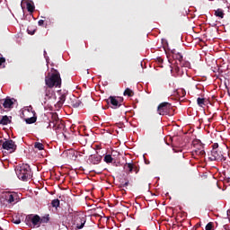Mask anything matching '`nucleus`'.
<instances>
[{
    "instance_id": "41",
    "label": "nucleus",
    "mask_w": 230,
    "mask_h": 230,
    "mask_svg": "<svg viewBox=\"0 0 230 230\" xmlns=\"http://www.w3.org/2000/svg\"><path fill=\"white\" fill-rule=\"evenodd\" d=\"M171 53H172V57H175V55H177V51L175 49H172Z\"/></svg>"
},
{
    "instance_id": "17",
    "label": "nucleus",
    "mask_w": 230,
    "mask_h": 230,
    "mask_svg": "<svg viewBox=\"0 0 230 230\" xmlns=\"http://www.w3.org/2000/svg\"><path fill=\"white\" fill-rule=\"evenodd\" d=\"M27 10L30 12V13H33L35 12V4L33 2L27 3Z\"/></svg>"
},
{
    "instance_id": "29",
    "label": "nucleus",
    "mask_w": 230,
    "mask_h": 230,
    "mask_svg": "<svg viewBox=\"0 0 230 230\" xmlns=\"http://www.w3.org/2000/svg\"><path fill=\"white\" fill-rule=\"evenodd\" d=\"M214 227H215V224H214L213 222H209V223L206 226L205 229H206V230H213Z\"/></svg>"
},
{
    "instance_id": "38",
    "label": "nucleus",
    "mask_w": 230,
    "mask_h": 230,
    "mask_svg": "<svg viewBox=\"0 0 230 230\" xmlns=\"http://www.w3.org/2000/svg\"><path fill=\"white\" fill-rule=\"evenodd\" d=\"M128 186V181H127L125 183H121L120 188H127Z\"/></svg>"
},
{
    "instance_id": "30",
    "label": "nucleus",
    "mask_w": 230,
    "mask_h": 230,
    "mask_svg": "<svg viewBox=\"0 0 230 230\" xmlns=\"http://www.w3.org/2000/svg\"><path fill=\"white\" fill-rule=\"evenodd\" d=\"M45 96L49 100V98H51V96H53V93H51V91H49L48 88H46Z\"/></svg>"
},
{
    "instance_id": "19",
    "label": "nucleus",
    "mask_w": 230,
    "mask_h": 230,
    "mask_svg": "<svg viewBox=\"0 0 230 230\" xmlns=\"http://www.w3.org/2000/svg\"><path fill=\"white\" fill-rule=\"evenodd\" d=\"M71 105H72V107H74V109H78V107H80V105H82V102L80 100L74 99L71 102Z\"/></svg>"
},
{
    "instance_id": "40",
    "label": "nucleus",
    "mask_w": 230,
    "mask_h": 230,
    "mask_svg": "<svg viewBox=\"0 0 230 230\" xmlns=\"http://www.w3.org/2000/svg\"><path fill=\"white\" fill-rule=\"evenodd\" d=\"M29 35H34L35 34V30L34 31H30V29L27 30Z\"/></svg>"
},
{
    "instance_id": "8",
    "label": "nucleus",
    "mask_w": 230,
    "mask_h": 230,
    "mask_svg": "<svg viewBox=\"0 0 230 230\" xmlns=\"http://www.w3.org/2000/svg\"><path fill=\"white\" fill-rule=\"evenodd\" d=\"M15 102V99H12L10 97H6L5 99L0 100V109L2 108L1 105L4 107V109H13V103Z\"/></svg>"
},
{
    "instance_id": "22",
    "label": "nucleus",
    "mask_w": 230,
    "mask_h": 230,
    "mask_svg": "<svg viewBox=\"0 0 230 230\" xmlns=\"http://www.w3.org/2000/svg\"><path fill=\"white\" fill-rule=\"evenodd\" d=\"M112 161H114V158H112V155H106L104 156V163H107V164L112 163Z\"/></svg>"
},
{
    "instance_id": "9",
    "label": "nucleus",
    "mask_w": 230,
    "mask_h": 230,
    "mask_svg": "<svg viewBox=\"0 0 230 230\" xmlns=\"http://www.w3.org/2000/svg\"><path fill=\"white\" fill-rule=\"evenodd\" d=\"M74 226H75L77 229H83L84 226H85V217H80V216H75Z\"/></svg>"
},
{
    "instance_id": "4",
    "label": "nucleus",
    "mask_w": 230,
    "mask_h": 230,
    "mask_svg": "<svg viewBox=\"0 0 230 230\" xmlns=\"http://www.w3.org/2000/svg\"><path fill=\"white\" fill-rule=\"evenodd\" d=\"M209 161H226V157L224 156V153H222V149H216L211 151V155L208 157Z\"/></svg>"
},
{
    "instance_id": "36",
    "label": "nucleus",
    "mask_w": 230,
    "mask_h": 230,
    "mask_svg": "<svg viewBox=\"0 0 230 230\" xmlns=\"http://www.w3.org/2000/svg\"><path fill=\"white\" fill-rule=\"evenodd\" d=\"M212 150H220V148H218V143H215L212 145Z\"/></svg>"
},
{
    "instance_id": "44",
    "label": "nucleus",
    "mask_w": 230,
    "mask_h": 230,
    "mask_svg": "<svg viewBox=\"0 0 230 230\" xmlns=\"http://www.w3.org/2000/svg\"><path fill=\"white\" fill-rule=\"evenodd\" d=\"M226 181L230 183V176L226 179Z\"/></svg>"
},
{
    "instance_id": "2",
    "label": "nucleus",
    "mask_w": 230,
    "mask_h": 230,
    "mask_svg": "<svg viewBox=\"0 0 230 230\" xmlns=\"http://www.w3.org/2000/svg\"><path fill=\"white\" fill-rule=\"evenodd\" d=\"M15 173L20 179V181H30L33 177V172H31V168L28 164H22L15 167Z\"/></svg>"
},
{
    "instance_id": "23",
    "label": "nucleus",
    "mask_w": 230,
    "mask_h": 230,
    "mask_svg": "<svg viewBox=\"0 0 230 230\" xmlns=\"http://www.w3.org/2000/svg\"><path fill=\"white\" fill-rule=\"evenodd\" d=\"M66 102V93H63L62 95H60L59 97V101L58 102V105L62 106L64 105V102Z\"/></svg>"
},
{
    "instance_id": "13",
    "label": "nucleus",
    "mask_w": 230,
    "mask_h": 230,
    "mask_svg": "<svg viewBox=\"0 0 230 230\" xmlns=\"http://www.w3.org/2000/svg\"><path fill=\"white\" fill-rule=\"evenodd\" d=\"M16 197L17 196L15 194H12V193L8 192L4 195V199L6 200V202H8V204H13L15 202Z\"/></svg>"
},
{
    "instance_id": "11",
    "label": "nucleus",
    "mask_w": 230,
    "mask_h": 230,
    "mask_svg": "<svg viewBox=\"0 0 230 230\" xmlns=\"http://www.w3.org/2000/svg\"><path fill=\"white\" fill-rule=\"evenodd\" d=\"M107 103H111V105H112V109H119V107L118 99L114 96H110V98L107 100Z\"/></svg>"
},
{
    "instance_id": "27",
    "label": "nucleus",
    "mask_w": 230,
    "mask_h": 230,
    "mask_svg": "<svg viewBox=\"0 0 230 230\" xmlns=\"http://www.w3.org/2000/svg\"><path fill=\"white\" fill-rule=\"evenodd\" d=\"M49 222V217L45 216L43 217H40V224H48Z\"/></svg>"
},
{
    "instance_id": "31",
    "label": "nucleus",
    "mask_w": 230,
    "mask_h": 230,
    "mask_svg": "<svg viewBox=\"0 0 230 230\" xmlns=\"http://www.w3.org/2000/svg\"><path fill=\"white\" fill-rule=\"evenodd\" d=\"M179 66H180V67H189L190 62L183 60L181 63H180Z\"/></svg>"
},
{
    "instance_id": "5",
    "label": "nucleus",
    "mask_w": 230,
    "mask_h": 230,
    "mask_svg": "<svg viewBox=\"0 0 230 230\" xmlns=\"http://www.w3.org/2000/svg\"><path fill=\"white\" fill-rule=\"evenodd\" d=\"M170 111H172V104L169 102H162L158 105L157 112L160 116L170 114Z\"/></svg>"
},
{
    "instance_id": "3",
    "label": "nucleus",
    "mask_w": 230,
    "mask_h": 230,
    "mask_svg": "<svg viewBox=\"0 0 230 230\" xmlns=\"http://www.w3.org/2000/svg\"><path fill=\"white\" fill-rule=\"evenodd\" d=\"M27 226H33V227H40V216L39 215H28L25 218Z\"/></svg>"
},
{
    "instance_id": "35",
    "label": "nucleus",
    "mask_w": 230,
    "mask_h": 230,
    "mask_svg": "<svg viewBox=\"0 0 230 230\" xmlns=\"http://www.w3.org/2000/svg\"><path fill=\"white\" fill-rule=\"evenodd\" d=\"M172 150L175 154H178V152L181 154L182 152V148H179V147H173Z\"/></svg>"
},
{
    "instance_id": "10",
    "label": "nucleus",
    "mask_w": 230,
    "mask_h": 230,
    "mask_svg": "<svg viewBox=\"0 0 230 230\" xmlns=\"http://www.w3.org/2000/svg\"><path fill=\"white\" fill-rule=\"evenodd\" d=\"M89 161L92 164H100V163H102V155H92L89 157Z\"/></svg>"
},
{
    "instance_id": "16",
    "label": "nucleus",
    "mask_w": 230,
    "mask_h": 230,
    "mask_svg": "<svg viewBox=\"0 0 230 230\" xmlns=\"http://www.w3.org/2000/svg\"><path fill=\"white\" fill-rule=\"evenodd\" d=\"M64 127L65 125H64V122H62V120L58 121L55 125L52 126L54 130H62Z\"/></svg>"
},
{
    "instance_id": "18",
    "label": "nucleus",
    "mask_w": 230,
    "mask_h": 230,
    "mask_svg": "<svg viewBox=\"0 0 230 230\" xmlns=\"http://www.w3.org/2000/svg\"><path fill=\"white\" fill-rule=\"evenodd\" d=\"M224 15H226V13H224V10L218 8L215 11L216 17H218L219 19H224Z\"/></svg>"
},
{
    "instance_id": "14",
    "label": "nucleus",
    "mask_w": 230,
    "mask_h": 230,
    "mask_svg": "<svg viewBox=\"0 0 230 230\" xmlns=\"http://www.w3.org/2000/svg\"><path fill=\"white\" fill-rule=\"evenodd\" d=\"M8 123H12V117H8L6 115L3 116L0 120V125H8Z\"/></svg>"
},
{
    "instance_id": "15",
    "label": "nucleus",
    "mask_w": 230,
    "mask_h": 230,
    "mask_svg": "<svg viewBox=\"0 0 230 230\" xmlns=\"http://www.w3.org/2000/svg\"><path fill=\"white\" fill-rule=\"evenodd\" d=\"M59 120H60V119H58V114L52 113L49 126L51 127V125L52 126L55 125Z\"/></svg>"
},
{
    "instance_id": "12",
    "label": "nucleus",
    "mask_w": 230,
    "mask_h": 230,
    "mask_svg": "<svg viewBox=\"0 0 230 230\" xmlns=\"http://www.w3.org/2000/svg\"><path fill=\"white\" fill-rule=\"evenodd\" d=\"M199 155V157H204L206 155V151H204V146L199 145V149H194L193 155Z\"/></svg>"
},
{
    "instance_id": "28",
    "label": "nucleus",
    "mask_w": 230,
    "mask_h": 230,
    "mask_svg": "<svg viewBox=\"0 0 230 230\" xmlns=\"http://www.w3.org/2000/svg\"><path fill=\"white\" fill-rule=\"evenodd\" d=\"M51 205L52 208H58L60 206V200L58 199H53Z\"/></svg>"
},
{
    "instance_id": "26",
    "label": "nucleus",
    "mask_w": 230,
    "mask_h": 230,
    "mask_svg": "<svg viewBox=\"0 0 230 230\" xmlns=\"http://www.w3.org/2000/svg\"><path fill=\"white\" fill-rule=\"evenodd\" d=\"M26 123L28 125H31L32 123H35L37 121V117H31L25 119Z\"/></svg>"
},
{
    "instance_id": "34",
    "label": "nucleus",
    "mask_w": 230,
    "mask_h": 230,
    "mask_svg": "<svg viewBox=\"0 0 230 230\" xmlns=\"http://www.w3.org/2000/svg\"><path fill=\"white\" fill-rule=\"evenodd\" d=\"M202 145V143L196 141V144L194 143V146H196V150H200V146Z\"/></svg>"
},
{
    "instance_id": "20",
    "label": "nucleus",
    "mask_w": 230,
    "mask_h": 230,
    "mask_svg": "<svg viewBox=\"0 0 230 230\" xmlns=\"http://www.w3.org/2000/svg\"><path fill=\"white\" fill-rule=\"evenodd\" d=\"M173 58H175L176 60H178L179 63L177 64H181V62L184 60L183 58H182V54L177 52L176 54H174V56H172Z\"/></svg>"
},
{
    "instance_id": "45",
    "label": "nucleus",
    "mask_w": 230,
    "mask_h": 230,
    "mask_svg": "<svg viewBox=\"0 0 230 230\" xmlns=\"http://www.w3.org/2000/svg\"><path fill=\"white\" fill-rule=\"evenodd\" d=\"M0 230H3V228H1V226H0Z\"/></svg>"
},
{
    "instance_id": "42",
    "label": "nucleus",
    "mask_w": 230,
    "mask_h": 230,
    "mask_svg": "<svg viewBox=\"0 0 230 230\" xmlns=\"http://www.w3.org/2000/svg\"><path fill=\"white\" fill-rule=\"evenodd\" d=\"M227 217H228V220L230 222V210H227Z\"/></svg>"
},
{
    "instance_id": "21",
    "label": "nucleus",
    "mask_w": 230,
    "mask_h": 230,
    "mask_svg": "<svg viewBox=\"0 0 230 230\" xmlns=\"http://www.w3.org/2000/svg\"><path fill=\"white\" fill-rule=\"evenodd\" d=\"M123 94L124 96H128L129 98H132V96H134V91H132L130 88H126Z\"/></svg>"
},
{
    "instance_id": "24",
    "label": "nucleus",
    "mask_w": 230,
    "mask_h": 230,
    "mask_svg": "<svg viewBox=\"0 0 230 230\" xmlns=\"http://www.w3.org/2000/svg\"><path fill=\"white\" fill-rule=\"evenodd\" d=\"M197 103L199 107H202L203 105H206V99L199 97L197 99Z\"/></svg>"
},
{
    "instance_id": "33",
    "label": "nucleus",
    "mask_w": 230,
    "mask_h": 230,
    "mask_svg": "<svg viewBox=\"0 0 230 230\" xmlns=\"http://www.w3.org/2000/svg\"><path fill=\"white\" fill-rule=\"evenodd\" d=\"M117 102L119 103V106L121 107V104L123 103V97H118Z\"/></svg>"
},
{
    "instance_id": "25",
    "label": "nucleus",
    "mask_w": 230,
    "mask_h": 230,
    "mask_svg": "<svg viewBox=\"0 0 230 230\" xmlns=\"http://www.w3.org/2000/svg\"><path fill=\"white\" fill-rule=\"evenodd\" d=\"M34 148H37V150H44V144L40 142H35Z\"/></svg>"
},
{
    "instance_id": "7",
    "label": "nucleus",
    "mask_w": 230,
    "mask_h": 230,
    "mask_svg": "<svg viewBox=\"0 0 230 230\" xmlns=\"http://www.w3.org/2000/svg\"><path fill=\"white\" fill-rule=\"evenodd\" d=\"M126 173H139V166L136 165L134 163H126L123 166Z\"/></svg>"
},
{
    "instance_id": "37",
    "label": "nucleus",
    "mask_w": 230,
    "mask_h": 230,
    "mask_svg": "<svg viewBox=\"0 0 230 230\" xmlns=\"http://www.w3.org/2000/svg\"><path fill=\"white\" fill-rule=\"evenodd\" d=\"M13 224H16L18 226L19 224H21V219L13 218Z\"/></svg>"
},
{
    "instance_id": "1",
    "label": "nucleus",
    "mask_w": 230,
    "mask_h": 230,
    "mask_svg": "<svg viewBox=\"0 0 230 230\" xmlns=\"http://www.w3.org/2000/svg\"><path fill=\"white\" fill-rule=\"evenodd\" d=\"M53 73H49L45 77V84L49 89L53 87H62V78L60 77V72L57 69H53Z\"/></svg>"
},
{
    "instance_id": "39",
    "label": "nucleus",
    "mask_w": 230,
    "mask_h": 230,
    "mask_svg": "<svg viewBox=\"0 0 230 230\" xmlns=\"http://www.w3.org/2000/svg\"><path fill=\"white\" fill-rule=\"evenodd\" d=\"M39 26H44V20H40L38 22Z\"/></svg>"
},
{
    "instance_id": "43",
    "label": "nucleus",
    "mask_w": 230,
    "mask_h": 230,
    "mask_svg": "<svg viewBox=\"0 0 230 230\" xmlns=\"http://www.w3.org/2000/svg\"><path fill=\"white\" fill-rule=\"evenodd\" d=\"M179 69H180L179 66H176L175 71H179Z\"/></svg>"
},
{
    "instance_id": "6",
    "label": "nucleus",
    "mask_w": 230,
    "mask_h": 230,
    "mask_svg": "<svg viewBox=\"0 0 230 230\" xmlns=\"http://www.w3.org/2000/svg\"><path fill=\"white\" fill-rule=\"evenodd\" d=\"M2 143V148L4 150H8L9 152H15L17 150V145H15V142L12 139L1 141Z\"/></svg>"
},
{
    "instance_id": "32",
    "label": "nucleus",
    "mask_w": 230,
    "mask_h": 230,
    "mask_svg": "<svg viewBox=\"0 0 230 230\" xmlns=\"http://www.w3.org/2000/svg\"><path fill=\"white\" fill-rule=\"evenodd\" d=\"M4 62H6V58H0V69H2V67H4L3 66V64H4Z\"/></svg>"
}]
</instances>
